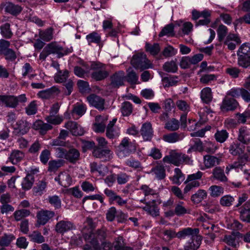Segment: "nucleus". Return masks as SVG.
Listing matches in <instances>:
<instances>
[{
  "label": "nucleus",
  "mask_w": 250,
  "mask_h": 250,
  "mask_svg": "<svg viewBox=\"0 0 250 250\" xmlns=\"http://www.w3.org/2000/svg\"><path fill=\"white\" fill-rule=\"evenodd\" d=\"M179 128V122L175 118H172L170 120L168 121L165 126V128L171 131H176Z\"/></svg>",
  "instance_id": "40"
},
{
  "label": "nucleus",
  "mask_w": 250,
  "mask_h": 250,
  "mask_svg": "<svg viewBox=\"0 0 250 250\" xmlns=\"http://www.w3.org/2000/svg\"><path fill=\"white\" fill-rule=\"evenodd\" d=\"M125 78V73L123 71H119L115 73L111 77V85L113 87H119L123 85L124 84Z\"/></svg>",
  "instance_id": "24"
},
{
  "label": "nucleus",
  "mask_w": 250,
  "mask_h": 250,
  "mask_svg": "<svg viewBox=\"0 0 250 250\" xmlns=\"http://www.w3.org/2000/svg\"><path fill=\"white\" fill-rule=\"evenodd\" d=\"M179 65L182 69H188L192 65L189 56L183 57L180 62Z\"/></svg>",
  "instance_id": "63"
},
{
  "label": "nucleus",
  "mask_w": 250,
  "mask_h": 250,
  "mask_svg": "<svg viewBox=\"0 0 250 250\" xmlns=\"http://www.w3.org/2000/svg\"><path fill=\"white\" fill-rule=\"evenodd\" d=\"M30 211L26 209H21L16 210L14 213L15 219L17 221L21 220L23 218L26 217L29 215Z\"/></svg>",
  "instance_id": "52"
},
{
  "label": "nucleus",
  "mask_w": 250,
  "mask_h": 250,
  "mask_svg": "<svg viewBox=\"0 0 250 250\" xmlns=\"http://www.w3.org/2000/svg\"><path fill=\"white\" fill-rule=\"evenodd\" d=\"M239 105L238 102L234 99L226 96L223 100L220 108L222 111H228L235 110Z\"/></svg>",
  "instance_id": "11"
},
{
  "label": "nucleus",
  "mask_w": 250,
  "mask_h": 250,
  "mask_svg": "<svg viewBox=\"0 0 250 250\" xmlns=\"http://www.w3.org/2000/svg\"><path fill=\"white\" fill-rule=\"evenodd\" d=\"M180 158V153L177 152L175 150H171L169 155L166 156L163 161L165 163H171L178 166L181 164Z\"/></svg>",
  "instance_id": "18"
},
{
  "label": "nucleus",
  "mask_w": 250,
  "mask_h": 250,
  "mask_svg": "<svg viewBox=\"0 0 250 250\" xmlns=\"http://www.w3.org/2000/svg\"><path fill=\"white\" fill-rule=\"evenodd\" d=\"M15 238V237L12 234H4L0 240V246L1 247H7Z\"/></svg>",
  "instance_id": "59"
},
{
  "label": "nucleus",
  "mask_w": 250,
  "mask_h": 250,
  "mask_svg": "<svg viewBox=\"0 0 250 250\" xmlns=\"http://www.w3.org/2000/svg\"><path fill=\"white\" fill-rule=\"evenodd\" d=\"M156 202V200H153L146 203L145 206H139V207L142 208L144 210L147 212V213L151 216L156 217L159 215V209Z\"/></svg>",
  "instance_id": "14"
},
{
  "label": "nucleus",
  "mask_w": 250,
  "mask_h": 250,
  "mask_svg": "<svg viewBox=\"0 0 250 250\" xmlns=\"http://www.w3.org/2000/svg\"><path fill=\"white\" fill-rule=\"evenodd\" d=\"M34 182V175L31 174H28L26 177L23 179L21 186L23 189L29 190L30 189Z\"/></svg>",
  "instance_id": "33"
},
{
  "label": "nucleus",
  "mask_w": 250,
  "mask_h": 250,
  "mask_svg": "<svg viewBox=\"0 0 250 250\" xmlns=\"http://www.w3.org/2000/svg\"><path fill=\"white\" fill-rule=\"evenodd\" d=\"M49 203L56 209H58L61 207V201L59 196L54 195L49 196L48 198Z\"/></svg>",
  "instance_id": "62"
},
{
  "label": "nucleus",
  "mask_w": 250,
  "mask_h": 250,
  "mask_svg": "<svg viewBox=\"0 0 250 250\" xmlns=\"http://www.w3.org/2000/svg\"><path fill=\"white\" fill-rule=\"evenodd\" d=\"M121 112L123 116H128L132 112V106L128 102H125L122 104Z\"/></svg>",
  "instance_id": "55"
},
{
  "label": "nucleus",
  "mask_w": 250,
  "mask_h": 250,
  "mask_svg": "<svg viewBox=\"0 0 250 250\" xmlns=\"http://www.w3.org/2000/svg\"><path fill=\"white\" fill-rule=\"evenodd\" d=\"M90 68L91 70H93L91 73V77L97 81L104 80L109 75L106 69V65L99 62H92Z\"/></svg>",
  "instance_id": "6"
},
{
  "label": "nucleus",
  "mask_w": 250,
  "mask_h": 250,
  "mask_svg": "<svg viewBox=\"0 0 250 250\" xmlns=\"http://www.w3.org/2000/svg\"><path fill=\"white\" fill-rule=\"evenodd\" d=\"M40 38L45 42H49L53 39V28L50 27L39 33Z\"/></svg>",
  "instance_id": "47"
},
{
  "label": "nucleus",
  "mask_w": 250,
  "mask_h": 250,
  "mask_svg": "<svg viewBox=\"0 0 250 250\" xmlns=\"http://www.w3.org/2000/svg\"><path fill=\"white\" fill-rule=\"evenodd\" d=\"M30 128V124L23 119L18 120L14 125H13V133L17 135L26 134Z\"/></svg>",
  "instance_id": "9"
},
{
  "label": "nucleus",
  "mask_w": 250,
  "mask_h": 250,
  "mask_svg": "<svg viewBox=\"0 0 250 250\" xmlns=\"http://www.w3.org/2000/svg\"><path fill=\"white\" fill-rule=\"evenodd\" d=\"M212 178L221 182H226L228 178L225 174L224 169L221 167H215L212 172Z\"/></svg>",
  "instance_id": "26"
},
{
  "label": "nucleus",
  "mask_w": 250,
  "mask_h": 250,
  "mask_svg": "<svg viewBox=\"0 0 250 250\" xmlns=\"http://www.w3.org/2000/svg\"><path fill=\"white\" fill-rule=\"evenodd\" d=\"M178 77L170 76L163 78V82L164 83V87H170L176 85L178 83Z\"/></svg>",
  "instance_id": "53"
},
{
  "label": "nucleus",
  "mask_w": 250,
  "mask_h": 250,
  "mask_svg": "<svg viewBox=\"0 0 250 250\" xmlns=\"http://www.w3.org/2000/svg\"><path fill=\"white\" fill-rule=\"evenodd\" d=\"M46 188V182L41 181H39L36 186L34 187L33 188V193L35 196L42 195L45 191Z\"/></svg>",
  "instance_id": "38"
},
{
  "label": "nucleus",
  "mask_w": 250,
  "mask_h": 250,
  "mask_svg": "<svg viewBox=\"0 0 250 250\" xmlns=\"http://www.w3.org/2000/svg\"><path fill=\"white\" fill-rule=\"evenodd\" d=\"M86 39L89 45L92 43L98 44L101 41V36L96 32H93L87 35L86 37Z\"/></svg>",
  "instance_id": "50"
},
{
  "label": "nucleus",
  "mask_w": 250,
  "mask_h": 250,
  "mask_svg": "<svg viewBox=\"0 0 250 250\" xmlns=\"http://www.w3.org/2000/svg\"><path fill=\"white\" fill-rule=\"evenodd\" d=\"M183 138L182 134H179L177 132H173L164 135L163 139L169 143H174L181 140Z\"/></svg>",
  "instance_id": "29"
},
{
  "label": "nucleus",
  "mask_w": 250,
  "mask_h": 250,
  "mask_svg": "<svg viewBox=\"0 0 250 250\" xmlns=\"http://www.w3.org/2000/svg\"><path fill=\"white\" fill-rule=\"evenodd\" d=\"M228 28L226 26L223 24H221L219 26L217 32L219 42H222L224 40L228 33Z\"/></svg>",
  "instance_id": "60"
},
{
  "label": "nucleus",
  "mask_w": 250,
  "mask_h": 250,
  "mask_svg": "<svg viewBox=\"0 0 250 250\" xmlns=\"http://www.w3.org/2000/svg\"><path fill=\"white\" fill-rule=\"evenodd\" d=\"M221 159L219 158L210 155L204 157V164L207 168H209L220 164Z\"/></svg>",
  "instance_id": "25"
},
{
  "label": "nucleus",
  "mask_w": 250,
  "mask_h": 250,
  "mask_svg": "<svg viewBox=\"0 0 250 250\" xmlns=\"http://www.w3.org/2000/svg\"><path fill=\"white\" fill-rule=\"evenodd\" d=\"M106 167L102 165H98L97 163L93 162L90 164V169L92 172L97 171L100 175H104L106 170Z\"/></svg>",
  "instance_id": "51"
},
{
  "label": "nucleus",
  "mask_w": 250,
  "mask_h": 250,
  "mask_svg": "<svg viewBox=\"0 0 250 250\" xmlns=\"http://www.w3.org/2000/svg\"><path fill=\"white\" fill-rule=\"evenodd\" d=\"M106 236V229L103 227L92 231L89 235L86 234L85 239L91 244L94 250H101L99 241L102 242L104 240Z\"/></svg>",
  "instance_id": "3"
},
{
  "label": "nucleus",
  "mask_w": 250,
  "mask_h": 250,
  "mask_svg": "<svg viewBox=\"0 0 250 250\" xmlns=\"http://www.w3.org/2000/svg\"><path fill=\"white\" fill-rule=\"evenodd\" d=\"M240 218L244 222L250 223V200L247 201L239 208Z\"/></svg>",
  "instance_id": "19"
},
{
  "label": "nucleus",
  "mask_w": 250,
  "mask_h": 250,
  "mask_svg": "<svg viewBox=\"0 0 250 250\" xmlns=\"http://www.w3.org/2000/svg\"><path fill=\"white\" fill-rule=\"evenodd\" d=\"M89 103L92 106L100 110L104 109V100L95 94H91L87 97Z\"/></svg>",
  "instance_id": "16"
},
{
  "label": "nucleus",
  "mask_w": 250,
  "mask_h": 250,
  "mask_svg": "<svg viewBox=\"0 0 250 250\" xmlns=\"http://www.w3.org/2000/svg\"><path fill=\"white\" fill-rule=\"evenodd\" d=\"M245 146L238 141L231 143L229 147V152L233 156L240 155L244 153Z\"/></svg>",
  "instance_id": "17"
},
{
  "label": "nucleus",
  "mask_w": 250,
  "mask_h": 250,
  "mask_svg": "<svg viewBox=\"0 0 250 250\" xmlns=\"http://www.w3.org/2000/svg\"><path fill=\"white\" fill-rule=\"evenodd\" d=\"M65 127L74 136H81L84 134L83 129L75 122L68 121L65 124Z\"/></svg>",
  "instance_id": "20"
},
{
  "label": "nucleus",
  "mask_w": 250,
  "mask_h": 250,
  "mask_svg": "<svg viewBox=\"0 0 250 250\" xmlns=\"http://www.w3.org/2000/svg\"><path fill=\"white\" fill-rule=\"evenodd\" d=\"M0 104L13 108L18 106L16 97L13 95H0Z\"/></svg>",
  "instance_id": "21"
},
{
  "label": "nucleus",
  "mask_w": 250,
  "mask_h": 250,
  "mask_svg": "<svg viewBox=\"0 0 250 250\" xmlns=\"http://www.w3.org/2000/svg\"><path fill=\"white\" fill-rule=\"evenodd\" d=\"M174 173L171 179L173 184L180 185L185 179L184 175L179 168H175Z\"/></svg>",
  "instance_id": "35"
},
{
  "label": "nucleus",
  "mask_w": 250,
  "mask_h": 250,
  "mask_svg": "<svg viewBox=\"0 0 250 250\" xmlns=\"http://www.w3.org/2000/svg\"><path fill=\"white\" fill-rule=\"evenodd\" d=\"M177 53V50L172 46L168 45L165 47L162 52L163 55L166 58L170 57L175 55Z\"/></svg>",
  "instance_id": "64"
},
{
  "label": "nucleus",
  "mask_w": 250,
  "mask_h": 250,
  "mask_svg": "<svg viewBox=\"0 0 250 250\" xmlns=\"http://www.w3.org/2000/svg\"><path fill=\"white\" fill-rule=\"evenodd\" d=\"M45 120L50 125H58L63 121V119L60 115H49L45 117Z\"/></svg>",
  "instance_id": "34"
},
{
  "label": "nucleus",
  "mask_w": 250,
  "mask_h": 250,
  "mask_svg": "<svg viewBox=\"0 0 250 250\" xmlns=\"http://www.w3.org/2000/svg\"><path fill=\"white\" fill-rule=\"evenodd\" d=\"M63 161L62 160H52L48 163V170L50 172H55L62 166Z\"/></svg>",
  "instance_id": "43"
},
{
  "label": "nucleus",
  "mask_w": 250,
  "mask_h": 250,
  "mask_svg": "<svg viewBox=\"0 0 250 250\" xmlns=\"http://www.w3.org/2000/svg\"><path fill=\"white\" fill-rule=\"evenodd\" d=\"M86 110V107L85 105L80 103H77L74 105L72 112L74 114L81 116L85 113Z\"/></svg>",
  "instance_id": "57"
},
{
  "label": "nucleus",
  "mask_w": 250,
  "mask_h": 250,
  "mask_svg": "<svg viewBox=\"0 0 250 250\" xmlns=\"http://www.w3.org/2000/svg\"><path fill=\"white\" fill-rule=\"evenodd\" d=\"M214 137L218 142L222 143L226 141L229 137V133L226 130H217Z\"/></svg>",
  "instance_id": "48"
},
{
  "label": "nucleus",
  "mask_w": 250,
  "mask_h": 250,
  "mask_svg": "<svg viewBox=\"0 0 250 250\" xmlns=\"http://www.w3.org/2000/svg\"><path fill=\"white\" fill-rule=\"evenodd\" d=\"M140 133L144 141H150L153 135V130L150 123L146 122L144 123L140 129Z\"/></svg>",
  "instance_id": "12"
},
{
  "label": "nucleus",
  "mask_w": 250,
  "mask_h": 250,
  "mask_svg": "<svg viewBox=\"0 0 250 250\" xmlns=\"http://www.w3.org/2000/svg\"><path fill=\"white\" fill-rule=\"evenodd\" d=\"M22 8L19 5H15L12 3H7L5 7V11L13 15L19 14L21 11Z\"/></svg>",
  "instance_id": "42"
},
{
  "label": "nucleus",
  "mask_w": 250,
  "mask_h": 250,
  "mask_svg": "<svg viewBox=\"0 0 250 250\" xmlns=\"http://www.w3.org/2000/svg\"><path fill=\"white\" fill-rule=\"evenodd\" d=\"M207 193L205 190L199 189L195 194L191 196V200L194 203L198 204L206 198Z\"/></svg>",
  "instance_id": "32"
},
{
  "label": "nucleus",
  "mask_w": 250,
  "mask_h": 250,
  "mask_svg": "<svg viewBox=\"0 0 250 250\" xmlns=\"http://www.w3.org/2000/svg\"><path fill=\"white\" fill-rule=\"evenodd\" d=\"M151 171L159 179H163L166 176L164 167L162 165H157L152 169Z\"/></svg>",
  "instance_id": "45"
},
{
  "label": "nucleus",
  "mask_w": 250,
  "mask_h": 250,
  "mask_svg": "<svg viewBox=\"0 0 250 250\" xmlns=\"http://www.w3.org/2000/svg\"><path fill=\"white\" fill-rule=\"evenodd\" d=\"M199 232V230L197 228H186L177 233V237L180 239L189 238V248L191 250H196L200 247L202 241V237L198 234Z\"/></svg>",
  "instance_id": "1"
},
{
  "label": "nucleus",
  "mask_w": 250,
  "mask_h": 250,
  "mask_svg": "<svg viewBox=\"0 0 250 250\" xmlns=\"http://www.w3.org/2000/svg\"><path fill=\"white\" fill-rule=\"evenodd\" d=\"M184 203L179 201L176 204L174 208V213L177 216H182L185 214L189 213L190 210L184 206Z\"/></svg>",
  "instance_id": "36"
},
{
  "label": "nucleus",
  "mask_w": 250,
  "mask_h": 250,
  "mask_svg": "<svg viewBox=\"0 0 250 250\" xmlns=\"http://www.w3.org/2000/svg\"><path fill=\"white\" fill-rule=\"evenodd\" d=\"M174 26L172 24H170L165 26L159 34L160 37H163L167 35L169 37H173L174 36L173 31Z\"/></svg>",
  "instance_id": "54"
},
{
  "label": "nucleus",
  "mask_w": 250,
  "mask_h": 250,
  "mask_svg": "<svg viewBox=\"0 0 250 250\" xmlns=\"http://www.w3.org/2000/svg\"><path fill=\"white\" fill-rule=\"evenodd\" d=\"M55 216V213L53 211L41 210L37 214V223L36 227H39L41 225H44L51 218Z\"/></svg>",
  "instance_id": "10"
},
{
  "label": "nucleus",
  "mask_w": 250,
  "mask_h": 250,
  "mask_svg": "<svg viewBox=\"0 0 250 250\" xmlns=\"http://www.w3.org/2000/svg\"><path fill=\"white\" fill-rule=\"evenodd\" d=\"M234 201L235 199L232 196L226 195L220 198L219 203L222 207H229L233 205Z\"/></svg>",
  "instance_id": "39"
},
{
  "label": "nucleus",
  "mask_w": 250,
  "mask_h": 250,
  "mask_svg": "<svg viewBox=\"0 0 250 250\" xmlns=\"http://www.w3.org/2000/svg\"><path fill=\"white\" fill-rule=\"evenodd\" d=\"M24 157V154L22 151L15 149L11 152L8 159L12 164L15 165L20 162Z\"/></svg>",
  "instance_id": "28"
},
{
  "label": "nucleus",
  "mask_w": 250,
  "mask_h": 250,
  "mask_svg": "<svg viewBox=\"0 0 250 250\" xmlns=\"http://www.w3.org/2000/svg\"><path fill=\"white\" fill-rule=\"evenodd\" d=\"M237 141L242 145H248L250 144V129L246 126H241L237 132Z\"/></svg>",
  "instance_id": "8"
},
{
  "label": "nucleus",
  "mask_w": 250,
  "mask_h": 250,
  "mask_svg": "<svg viewBox=\"0 0 250 250\" xmlns=\"http://www.w3.org/2000/svg\"><path fill=\"white\" fill-rule=\"evenodd\" d=\"M30 240L33 242L41 244L45 241L44 237L38 231H34L29 235Z\"/></svg>",
  "instance_id": "46"
},
{
  "label": "nucleus",
  "mask_w": 250,
  "mask_h": 250,
  "mask_svg": "<svg viewBox=\"0 0 250 250\" xmlns=\"http://www.w3.org/2000/svg\"><path fill=\"white\" fill-rule=\"evenodd\" d=\"M163 68L165 71L170 73H175L178 70L177 65L175 61L173 60L165 62Z\"/></svg>",
  "instance_id": "44"
},
{
  "label": "nucleus",
  "mask_w": 250,
  "mask_h": 250,
  "mask_svg": "<svg viewBox=\"0 0 250 250\" xmlns=\"http://www.w3.org/2000/svg\"><path fill=\"white\" fill-rule=\"evenodd\" d=\"M69 76V72L65 70L63 72L59 70L54 77V79L57 83H62L64 82Z\"/></svg>",
  "instance_id": "49"
},
{
  "label": "nucleus",
  "mask_w": 250,
  "mask_h": 250,
  "mask_svg": "<svg viewBox=\"0 0 250 250\" xmlns=\"http://www.w3.org/2000/svg\"><path fill=\"white\" fill-rule=\"evenodd\" d=\"M75 229V226L73 223L66 220H61L58 222L55 226V231L62 234L65 232Z\"/></svg>",
  "instance_id": "13"
},
{
  "label": "nucleus",
  "mask_w": 250,
  "mask_h": 250,
  "mask_svg": "<svg viewBox=\"0 0 250 250\" xmlns=\"http://www.w3.org/2000/svg\"><path fill=\"white\" fill-rule=\"evenodd\" d=\"M46 47L50 54H56L58 58H61L72 52L71 49L63 48L56 42L48 44Z\"/></svg>",
  "instance_id": "7"
},
{
  "label": "nucleus",
  "mask_w": 250,
  "mask_h": 250,
  "mask_svg": "<svg viewBox=\"0 0 250 250\" xmlns=\"http://www.w3.org/2000/svg\"><path fill=\"white\" fill-rule=\"evenodd\" d=\"M33 128L36 130H39L41 134L44 135L47 131L52 129L53 126L48 123H45L42 120H39L33 124Z\"/></svg>",
  "instance_id": "22"
},
{
  "label": "nucleus",
  "mask_w": 250,
  "mask_h": 250,
  "mask_svg": "<svg viewBox=\"0 0 250 250\" xmlns=\"http://www.w3.org/2000/svg\"><path fill=\"white\" fill-rule=\"evenodd\" d=\"M80 153L78 150L71 148L66 152L65 159L71 163H75L79 160Z\"/></svg>",
  "instance_id": "27"
},
{
  "label": "nucleus",
  "mask_w": 250,
  "mask_h": 250,
  "mask_svg": "<svg viewBox=\"0 0 250 250\" xmlns=\"http://www.w3.org/2000/svg\"><path fill=\"white\" fill-rule=\"evenodd\" d=\"M193 142L194 144L188 149V153H190L192 151H196L202 152L204 150L203 143L200 139L195 140Z\"/></svg>",
  "instance_id": "56"
},
{
  "label": "nucleus",
  "mask_w": 250,
  "mask_h": 250,
  "mask_svg": "<svg viewBox=\"0 0 250 250\" xmlns=\"http://www.w3.org/2000/svg\"><path fill=\"white\" fill-rule=\"evenodd\" d=\"M201 98L204 103H210L212 99L211 89L209 87L203 88L201 92Z\"/></svg>",
  "instance_id": "37"
},
{
  "label": "nucleus",
  "mask_w": 250,
  "mask_h": 250,
  "mask_svg": "<svg viewBox=\"0 0 250 250\" xmlns=\"http://www.w3.org/2000/svg\"><path fill=\"white\" fill-rule=\"evenodd\" d=\"M237 54L238 65L244 68L250 67V44L241 45Z\"/></svg>",
  "instance_id": "5"
},
{
  "label": "nucleus",
  "mask_w": 250,
  "mask_h": 250,
  "mask_svg": "<svg viewBox=\"0 0 250 250\" xmlns=\"http://www.w3.org/2000/svg\"><path fill=\"white\" fill-rule=\"evenodd\" d=\"M145 49L146 52L149 53L151 55L155 56L159 53L161 48L159 44L158 43H154L152 44L148 42H146Z\"/></svg>",
  "instance_id": "31"
},
{
  "label": "nucleus",
  "mask_w": 250,
  "mask_h": 250,
  "mask_svg": "<svg viewBox=\"0 0 250 250\" xmlns=\"http://www.w3.org/2000/svg\"><path fill=\"white\" fill-rule=\"evenodd\" d=\"M55 180L62 186L66 188L69 187L72 182L70 175L66 172H62L55 178Z\"/></svg>",
  "instance_id": "23"
},
{
  "label": "nucleus",
  "mask_w": 250,
  "mask_h": 250,
  "mask_svg": "<svg viewBox=\"0 0 250 250\" xmlns=\"http://www.w3.org/2000/svg\"><path fill=\"white\" fill-rule=\"evenodd\" d=\"M136 150L135 142L131 141L128 137L124 138L117 147V155L120 158L129 156Z\"/></svg>",
  "instance_id": "2"
},
{
  "label": "nucleus",
  "mask_w": 250,
  "mask_h": 250,
  "mask_svg": "<svg viewBox=\"0 0 250 250\" xmlns=\"http://www.w3.org/2000/svg\"><path fill=\"white\" fill-rule=\"evenodd\" d=\"M92 154L95 157L103 159L104 161H108L111 158L110 150L102 149L99 146L94 147Z\"/></svg>",
  "instance_id": "15"
},
{
  "label": "nucleus",
  "mask_w": 250,
  "mask_h": 250,
  "mask_svg": "<svg viewBox=\"0 0 250 250\" xmlns=\"http://www.w3.org/2000/svg\"><path fill=\"white\" fill-rule=\"evenodd\" d=\"M131 64L136 69L143 71L153 67V64L143 53L134 55L130 61Z\"/></svg>",
  "instance_id": "4"
},
{
  "label": "nucleus",
  "mask_w": 250,
  "mask_h": 250,
  "mask_svg": "<svg viewBox=\"0 0 250 250\" xmlns=\"http://www.w3.org/2000/svg\"><path fill=\"white\" fill-rule=\"evenodd\" d=\"M9 23H6L0 27L1 34L5 38H11L13 35Z\"/></svg>",
  "instance_id": "58"
},
{
  "label": "nucleus",
  "mask_w": 250,
  "mask_h": 250,
  "mask_svg": "<svg viewBox=\"0 0 250 250\" xmlns=\"http://www.w3.org/2000/svg\"><path fill=\"white\" fill-rule=\"evenodd\" d=\"M210 195L212 197H218L223 194L224 189L223 187L217 185H212L209 188Z\"/></svg>",
  "instance_id": "41"
},
{
  "label": "nucleus",
  "mask_w": 250,
  "mask_h": 250,
  "mask_svg": "<svg viewBox=\"0 0 250 250\" xmlns=\"http://www.w3.org/2000/svg\"><path fill=\"white\" fill-rule=\"evenodd\" d=\"M28 115L35 114L37 112V106L35 101L31 102L25 108Z\"/></svg>",
  "instance_id": "61"
},
{
  "label": "nucleus",
  "mask_w": 250,
  "mask_h": 250,
  "mask_svg": "<svg viewBox=\"0 0 250 250\" xmlns=\"http://www.w3.org/2000/svg\"><path fill=\"white\" fill-rule=\"evenodd\" d=\"M114 250H133L131 247L126 246L122 236H118L113 243Z\"/></svg>",
  "instance_id": "30"
}]
</instances>
